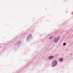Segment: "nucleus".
I'll list each match as a JSON object with an SVG mask.
<instances>
[{
  "instance_id": "f03ea898",
  "label": "nucleus",
  "mask_w": 73,
  "mask_h": 73,
  "mask_svg": "<svg viewBox=\"0 0 73 73\" xmlns=\"http://www.w3.org/2000/svg\"><path fill=\"white\" fill-rule=\"evenodd\" d=\"M53 64H57V62L56 60H54L52 62Z\"/></svg>"
},
{
  "instance_id": "7ed1b4c3",
  "label": "nucleus",
  "mask_w": 73,
  "mask_h": 73,
  "mask_svg": "<svg viewBox=\"0 0 73 73\" xmlns=\"http://www.w3.org/2000/svg\"><path fill=\"white\" fill-rule=\"evenodd\" d=\"M59 60L60 61H63V59L62 58H59Z\"/></svg>"
},
{
  "instance_id": "0eeeda50",
  "label": "nucleus",
  "mask_w": 73,
  "mask_h": 73,
  "mask_svg": "<svg viewBox=\"0 0 73 73\" xmlns=\"http://www.w3.org/2000/svg\"><path fill=\"white\" fill-rule=\"evenodd\" d=\"M66 45V43H64L63 44V45L64 46H65V45Z\"/></svg>"
},
{
  "instance_id": "f257e3e1",
  "label": "nucleus",
  "mask_w": 73,
  "mask_h": 73,
  "mask_svg": "<svg viewBox=\"0 0 73 73\" xmlns=\"http://www.w3.org/2000/svg\"><path fill=\"white\" fill-rule=\"evenodd\" d=\"M58 40V38H55L53 39V41L55 42H56Z\"/></svg>"
},
{
  "instance_id": "423d86ee",
  "label": "nucleus",
  "mask_w": 73,
  "mask_h": 73,
  "mask_svg": "<svg viewBox=\"0 0 73 73\" xmlns=\"http://www.w3.org/2000/svg\"><path fill=\"white\" fill-rule=\"evenodd\" d=\"M55 65H56V64H53L52 65V67H54Z\"/></svg>"
},
{
  "instance_id": "20e7f679",
  "label": "nucleus",
  "mask_w": 73,
  "mask_h": 73,
  "mask_svg": "<svg viewBox=\"0 0 73 73\" xmlns=\"http://www.w3.org/2000/svg\"><path fill=\"white\" fill-rule=\"evenodd\" d=\"M49 59H52V58H53V56H51L49 57Z\"/></svg>"
},
{
  "instance_id": "39448f33",
  "label": "nucleus",
  "mask_w": 73,
  "mask_h": 73,
  "mask_svg": "<svg viewBox=\"0 0 73 73\" xmlns=\"http://www.w3.org/2000/svg\"><path fill=\"white\" fill-rule=\"evenodd\" d=\"M31 36H32V35L31 34H30L28 37H27V39L28 38H30V37H31Z\"/></svg>"
},
{
  "instance_id": "6e6552de",
  "label": "nucleus",
  "mask_w": 73,
  "mask_h": 73,
  "mask_svg": "<svg viewBox=\"0 0 73 73\" xmlns=\"http://www.w3.org/2000/svg\"><path fill=\"white\" fill-rule=\"evenodd\" d=\"M52 38V36H51L49 38V39H50V38Z\"/></svg>"
}]
</instances>
